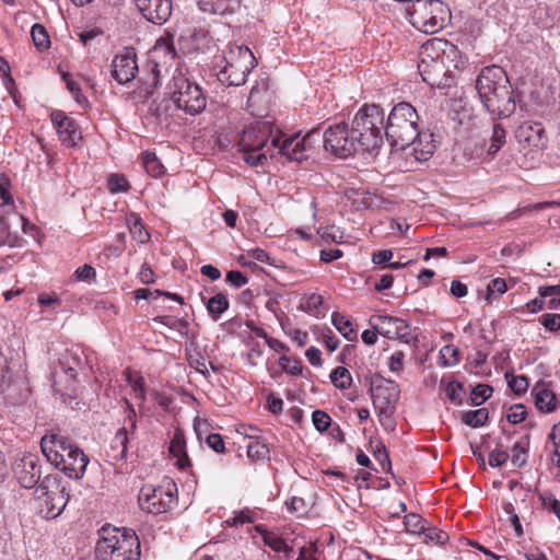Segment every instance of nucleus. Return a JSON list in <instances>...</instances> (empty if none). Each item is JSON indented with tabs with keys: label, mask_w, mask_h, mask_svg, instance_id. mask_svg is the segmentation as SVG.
<instances>
[{
	"label": "nucleus",
	"mask_w": 560,
	"mask_h": 560,
	"mask_svg": "<svg viewBox=\"0 0 560 560\" xmlns=\"http://www.w3.org/2000/svg\"><path fill=\"white\" fill-rule=\"evenodd\" d=\"M107 187L110 192H125L129 189L128 180L119 174H112L107 180Z\"/></svg>",
	"instance_id": "48"
},
{
	"label": "nucleus",
	"mask_w": 560,
	"mask_h": 560,
	"mask_svg": "<svg viewBox=\"0 0 560 560\" xmlns=\"http://www.w3.org/2000/svg\"><path fill=\"white\" fill-rule=\"evenodd\" d=\"M320 141H323V137L318 129H312L300 140L304 152L311 150L314 143H319Z\"/></svg>",
	"instance_id": "59"
},
{
	"label": "nucleus",
	"mask_w": 560,
	"mask_h": 560,
	"mask_svg": "<svg viewBox=\"0 0 560 560\" xmlns=\"http://www.w3.org/2000/svg\"><path fill=\"white\" fill-rule=\"evenodd\" d=\"M418 122V112L410 103L396 104L385 124L386 139L395 150H405L419 136Z\"/></svg>",
	"instance_id": "5"
},
{
	"label": "nucleus",
	"mask_w": 560,
	"mask_h": 560,
	"mask_svg": "<svg viewBox=\"0 0 560 560\" xmlns=\"http://www.w3.org/2000/svg\"><path fill=\"white\" fill-rule=\"evenodd\" d=\"M255 513L249 509H244L238 512H234V515L226 521L229 526H238L245 523H254Z\"/></svg>",
	"instance_id": "47"
},
{
	"label": "nucleus",
	"mask_w": 560,
	"mask_h": 560,
	"mask_svg": "<svg viewBox=\"0 0 560 560\" xmlns=\"http://www.w3.org/2000/svg\"><path fill=\"white\" fill-rule=\"evenodd\" d=\"M489 418L488 409L480 408L476 410H469L463 413L462 421L471 428L482 427Z\"/></svg>",
	"instance_id": "32"
},
{
	"label": "nucleus",
	"mask_w": 560,
	"mask_h": 560,
	"mask_svg": "<svg viewBox=\"0 0 560 560\" xmlns=\"http://www.w3.org/2000/svg\"><path fill=\"white\" fill-rule=\"evenodd\" d=\"M168 90L173 103L186 114L195 116L206 108L207 98L201 88L183 73L173 75Z\"/></svg>",
	"instance_id": "10"
},
{
	"label": "nucleus",
	"mask_w": 560,
	"mask_h": 560,
	"mask_svg": "<svg viewBox=\"0 0 560 560\" xmlns=\"http://www.w3.org/2000/svg\"><path fill=\"white\" fill-rule=\"evenodd\" d=\"M323 143L326 151L338 158L352 155L359 147L352 129L345 122L330 126L323 135Z\"/></svg>",
	"instance_id": "12"
},
{
	"label": "nucleus",
	"mask_w": 560,
	"mask_h": 560,
	"mask_svg": "<svg viewBox=\"0 0 560 560\" xmlns=\"http://www.w3.org/2000/svg\"><path fill=\"white\" fill-rule=\"evenodd\" d=\"M279 365L282 372H285L291 376H299L302 374V361L298 358H290L287 354H282L279 358Z\"/></svg>",
	"instance_id": "33"
},
{
	"label": "nucleus",
	"mask_w": 560,
	"mask_h": 560,
	"mask_svg": "<svg viewBox=\"0 0 560 560\" xmlns=\"http://www.w3.org/2000/svg\"><path fill=\"white\" fill-rule=\"evenodd\" d=\"M136 4L141 14L156 25L167 22L173 10L172 0H136Z\"/></svg>",
	"instance_id": "18"
},
{
	"label": "nucleus",
	"mask_w": 560,
	"mask_h": 560,
	"mask_svg": "<svg viewBox=\"0 0 560 560\" xmlns=\"http://www.w3.org/2000/svg\"><path fill=\"white\" fill-rule=\"evenodd\" d=\"M525 440H526L525 442H522V441L516 442L512 450L513 454L511 457V462L516 467H522L526 463L525 454L527 452V444H528L529 435H526Z\"/></svg>",
	"instance_id": "42"
},
{
	"label": "nucleus",
	"mask_w": 560,
	"mask_h": 560,
	"mask_svg": "<svg viewBox=\"0 0 560 560\" xmlns=\"http://www.w3.org/2000/svg\"><path fill=\"white\" fill-rule=\"evenodd\" d=\"M176 493V483L171 479H165L156 487L143 486L139 492L138 502L142 511L158 515L166 513L172 508Z\"/></svg>",
	"instance_id": "11"
},
{
	"label": "nucleus",
	"mask_w": 560,
	"mask_h": 560,
	"mask_svg": "<svg viewBox=\"0 0 560 560\" xmlns=\"http://www.w3.org/2000/svg\"><path fill=\"white\" fill-rule=\"evenodd\" d=\"M153 52L158 56L162 55L171 60L176 56V50L172 40L166 38H161L156 42L153 47Z\"/></svg>",
	"instance_id": "46"
},
{
	"label": "nucleus",
	"mask_w": 560,
	"mask_h": 560,
	"mask_svg": "<svg viewBox=\"0 0 560 560\" xmlns=\"http://www.w3.org/2000/svg\"><path fill=\"white\" fill-rule=\"evenodd\" d=\"M476 90L492 117L508 118L515 112L516 95L503 68L485 67L477 77Z\"/></svg>",
	"instance_id": "1"
},
{
	"label": "nucleus",
	"mask_w": 560,
	"mask_h": 560,
	"mask_svg": "<svg viewBox=\"0 0 560 560\" xmlns=\"http://www.w3.org/2000/svg\"><path fill=\"white\" fill-rule=\"evenodd\" d=\"M46 459L72 479H81L89 464L88 455L60 431L51 430L40 440Z\"/></svg>",
	"instance_id": "2"
},
{
	"label": "nucleus",
	"mask_w": 560,
	"mask_h": 560,
	"mask_svg": "<svg viewBox=\"0 0 560 560\" xmlns=\"http://www.w3.org/2000/svg\"><path fill=\"white\" fill-rule=\"evenodd\" d=\"M38 514L52 520L58 517L69 501L67 486L59 474L45 476L35 490Z\"/></svg>",
	"instance_id": "8"
},
{
	"label": "nucleus",
	"mask_w": 560,
	"mask_h": 560,
	"mask_svg": "<svg viewBox=\"0 0 560 560\" xmlns=\"http://www.w3.org/2000/svg\"><path fill=\"white\" fill-rule=\"evenodd\" d=\"M505 378L508 381L509 387L516 395H522L527 390L528 381L524 375H513L512 373H506Z\"/></svg>",
	"instance_id": "43"
},
{
	"label": "nucleus",
	"mask_w": 560,
	"mask_h": 560,
	"mask_svg": "<svg viewBox=\"0 0 560 560\" xmlns=\"http://www.w3.org/2000/svg\"><path fill=\"white\" fill-rule=\"evenodd\" d=\"M440 361L442 366H453L459 362L458 348L453 345H446L440 350Z\"/></svg>",
	"instance_id": "37"
},
{
	"label": "nucleus",
	"mask_w": 560,
	"mask_h": 560,
	"mask_svg": "<svg viewBox=\"0 0 560 560\" xmlns=\"http://www.w3.org/2000/svg\"><path fill=\"white\" fill-rule=\"evenodd\" d=\"M527 411L525 406L522 404L513 405L510 408V412L506 416V419L510 423L517 424L525 420Z\"/></svg>",
	"instance_id": "58"
},
{
	"label": "nucleus",
	"mask_w": 560,
	"mask_h": 560,
	"mask_svg": "<svg viewBox=\"0 0 560 560\" xmlns=\"http://www.w3.org/2000/svg\"><path fill=\"white\" fill-rule=\"evenodd\" d=\"M98 533L95 560H139L140 541L133 530L104 526Z\"/></svg>",
	"instance_id": "3"
},
{
	"label": "nucleus",
	"mask_w": 560,
	"mask_h": 560,
	"mask_svg": "<svg viewBox=\"0 0 560 560\" xmlns=\"http://www.w3.org/2000/svg\"><path fill=\"white\" fill-rule=\"evenodd\" d=\"M508 290L506 282L502 278H495L491 280L487 287V299L489 300L493 293L503 294Z\"/></svg>",
	"instance_id": "63"
},
{
	"label": "nucleus",
	"mask_w": 560,
	"mask_h": 560,
	"mask_svg": "<svg viewBox=\"0 0 560 560\" xmlns=\"http://www.w3.org/2000/svg\"><path fill=\"white\" fill-rule=\"evenodd\" d=\"M170 454L175 457L179 469L190 466V460L186 452V441L180 432H176L170 443Z\"/></svg>",
	"instance_id": "26"
},
{
	"label": "nucleus",
	"mask_w": 560,
	"mask_h": 560,
	"mask_svg": "<svg viewBox=\"0 0 560 560\" xmlns=\"http://www.w3.org/2000/svg\"><path fill=\"white\" fill-rule=\"evenodd\" d=\"M229 300L222 292L217 293L207 302V310L213 320H218L220 316L229 308Z\"/></svg>",
	"instance_id": "29"
},
{
	"label": "nucleus",
	"mask_w": 560,
	"mask_h": 560,
	"mask_svg": "<svg viewBox=\"0 0 560 560\" xmlns=\"http://www.w3.org/2000/svg\"><path fill=\"white\" fill-rule=\"evenodd\" d=\"M247 456L253 460H260L268 456L269 448L257 439L250 440L246 446Z\"/></svg>",
	"instance_id": "39"
},
{
	"label": "nucleus",
	"mask_w": 560,
	"mask_h": 560,
	"mask_svg": "<svg viewBox=\"0 0 560 560\" xmlns=\"http://www.w3.org/2000/svg\"><path fill=\"white\" fill-rule=\"evenodd\" d=\"M331 383L340 389L349 388L352 382L351 374L348 369L343 366L336 368L330 373Z\"/></svg>",
	"instance_id": "35"
},
{
	"label": "nucleus",
	"mask_w": 560,
	"mask_h": 560,
	"mask_svg": "<svg viewBox=\"0 0 560 560\" xmlns=\"http://www.w3.org/2000/svg\"><path fill=\"white\" fill-rule=\"evenodd\" d=\"M370 394L381 425L385 431L393 432L396 429L394 412L400 396L399 385L375 374L370 380Z\"/></svg>",
	"instance_id": "6"
},
{
	"label": "nucleus",
	"mask_w": 560,
	"mask_h": 560,
	"mask_svg": "<svg viewBox=\"0 0 560 560\" xmlns=\"http://www.w3.org/2000/svg\"><path fill=\"white\" fill-rule=\"evenodd\" d=\"M542 506L549 512L553 513L560 520V501L551 493L540 494Z\"/></svg>",
	"instance_id": "56"
},
{
	"label": "nucleus",
	"mask_w": 560,
	"mask_h": 560,
	"mask_svg": "<svg viewBox=\"0 0 560 560\" xmlns=\"http://www.w3.org/2000/svg\"><path fill=\"white\" fill-rule=\"evenodd\" d=\"M404 525L407 532L411 534H423L425 521L416 513H409L404 518Z\"/></svg>",
	"instance_id": "38"
},
{
	"label": "nucleus",
	"mask_w": 560,
	"mask_h": 560,
	"mask_svg": "<svg viewBox=\"0 0 560 560\" xmlns=\"http://www.w3.org/2000/svg\"><path fill=\"white\" fill-rule=\"evenodd\" d=\"M331 323L347 340L353 341L357 339V331L353 329L352 323L339 312L331 314Z\"/></svg>",
	"instance_id": "30"
},
{
	"label": "nucleus",
	"mask_w": 560,
	"mask_h": 560,
	"mask_svg": "<svg viewBox=\"0 0 560 560\" xmlns=\"http://www.w3.org/2000/svg\"><path fill=\"white\" fill-rule=\"evenodd\" d=\"M493 388L487 384L477 385L470 395V405L480 406L492 395Z\"/></svg>",
	"instance_id": "40"
},
{
	"label": "nucleus",
	"mask_w": 560,
	"mask_h": 560,
	"mask_svg": "<svg viewBox=\"0 0 560 560\" xmlns=\"http://www.w3.org/2000/svg\"><path fill=\"white\" fill-rule=\"evenodd\" d=\"M18 245V237L10 232L8 219L0 214V246L14 247Z\"/></svg>",
	"instance_id": "41"
},
{
	"label": "nucleus",
	"mask_w": 560,
	"mask_h": 560,
	"mask_svg": "<svg viewBox=\"0 0 560 560\" xmlns=\"http://www.w3.org/2000/svg\"><path fill=\"white\" fill-rule=\"evenodd\" d=\"M418 70L422 80L427 82L429 85L434 86L439 84V75L443 71L442 61L431 59V61L422 58L418 65Z\"/></svg>",
	"instance_id": "27"
},
{
	"label": "nucleus",
	"mask_w": 560,
	"mask_h": 560,
	"mask_svg": "<svg viewBox=\"0 0 560 560\" xmlns=\"http://www.w3.org/2000/svg\"><path fill=\"white\" fill-rule=\"evenodd\" d=\"M198 8L207 14L232 16L240 12L242 0H199Z\"/></svg>",
	"instance_id": "22"
},
{
	"label": "nucleus",
	"mask_w": 560,
	"mask_h": 560,
	"mask_svg": "<svg viewBox=\"0 0 560 560\" xmlns=\"http://www.w3.org/2000/svg\"><path fill=\"white\" fill-rule=\"evenodd\" d=\"M436 144L433 133L429 131H419V136L406 145L404 151L407 155H412L417 161L422 162L429 160L435 152Z\"/></svg>",
	"instance_id": "20"
},
{
	"label": "nucleus",
	"mask_w": 560,
	"mask_h": 560,
	"mask_svg": "<svg viewBox=\"0 0 560 560\" xmlns=\"http://www.w3.org/2000/svg\"><path fill=\"white\" fill-rule=\"evenodd\" d=\"M462 392L463 385L458 382H450L445 387V396L455 405H462Z\"/></svg>",
	"instance_id": "51"
},
{
	"label": "nucleus",
	"mask_w": 560,
	"mask_h": 560,
	"mask_svg": "<svg viewBox=\"0 0 560 560\" xmlns=\"http://www.w3.org/2000/svg\"><path fill=\"white\" fill-rule=\"evenodd\" d=\"M271 147L278 148L279 153L285 155L291 161L301 162L307 159L300 140L296 138L281 139V137L276 133V136L272 137Z\"/></svg>",
	"instance_id": "24"
},
{
	"label": "nucleus",
	"mask_w": 560,
	"mask_h": 560,
	"mask_svg": "<svg viewBox=\"0 0 560 560\" xmlns=\"http://www.w3.org/2000/svg\"><path fill=\"white\" fill-rule=\"evenodd\" d=\"M225 65L217 73L218 80L228 86L245 84L256 66V58L246 46H233L224 56Z\"/></svg>",
	"instance_id": "9"
},
{
	"label": "nucleus",
	"mask_w": 560,
	"mask_h": 560,
	"mask_svg": "<svg viewBox=\"0 0 560 560\" xmlns=\"http://www.w3.org/2000/svg\"><path fill=\"white\" fill-rule=\"evenodd\" d=\"M273 127L268 120H257L249 124L242 132L238 150H262L272 140ZM269 148H272L271 145Z\"/></svg>",
	"instance_id": "13"
},
{
	"label": "nucleus",
	"mask_w": 560,
	"mask_h": 560,
	"mask_svg": "<svg viewBox=\"0 0 560 560\" xmlns=\"http://www.w3.org/2000/svg\"><path fill=\"white\" fill-rule=\"evenodd\" d=\"M88 364L84 352L79 348L67 349L59 359V368L71 380H75L79 372Z\"/></svg>",
	"instance_id": "21"
},
{
	"label": "nucleus",
	"mask_w": 560,
	"mask_h": 560,
	"mask_svg": "<svg viewBox=\"0 0 560 560\" xmlns=\"http://www.w3.org/2000/svg\"><path fill=\"white\" fill-rule=\"evenodd\" d=\"M269 151V147L266 152H262V150H240L243 161L249 166L264 165L267 161V152Z\"/></svg>",
	"instance_id": "36"
},
{
	"label": "nucleus",
	"mask_w": 560,
	"mask_h": 560,
	"mask_svg": "<svg viewBox=\"0 0 560 560\" xmlns=\"http://www.w3.org/2000/svg\"><path fill=\"white\" fill-rule=\"evenodd\" d=\"M506 142V131L500 124L492 126L490 138L485 140L481 150L485 151L489 156H493Z\"/></svg>",
	"instance_id": "28"
},
{
	"label": "nucleus",
	"mask_w": 560,
	"mask_h": 560,
	"mask_svg": "<svg viewBox=\"0 0 560 560\" xmlns=\"http://www.w3.org/2000/svg\"><path fill=\"white\" fill-rule=\"evenodd\" d=\"M373 454H374L375 459L380 462L383 470L385 472H389L390 468H392L390 459H389V456L387 454L385 446L381 442L377 443Z\"/></svg>",
	"instance_id": "55"
},
{
	"label": "nucleus",
	"mask_w": 560,
	"mask_h": 560,
	"mask_svg": "<svg viewBox=\"0 0 560 560\" xmlns=\"http://www.w3.org/2000/svg\"><path fill=\"white\" fill-rule=\"evenodd\" d=\"M423 535L436 544L443 545L448 539V535L441 529H438L435 527H425Z\"/></svg>",
	"instance_id": "60"
},
{
	"label": "nucleus",
	"mask_w": 560,
	"mask_h": 560,
	"mask_svg": "<svg viewBox=\"0 0 560 560\" xmlns=\"http://www.w3.org/2000/svg\"><path fill=\"white\" fill-rule=\"evenodd\" d=\"M532 394L539 411L551 413L558 408L556 394L545 383H537L532 389Z\"/></svg>",
	"instance_id": "25"
},
{
	"label": "nucleus",
	"mask_w": 560,
	"mask_h": 560,
	"mask_svg": "<svg viewBox=\"0 0 560 560\" xmlns=\"http://www.w3.org/2000/svg\"><path fill=\"white\" fill-rule=\"evenodd\" d=\"M254 334L257 337L264 338L269 348L276 352L285 354V352L290 350L285 343H283L279 339L270 337L262 328H255Z\"/></svg>",
	"instance_id": "44"
},
{
	"label": "nucleus",
	"mask_w": 560,
	"mask_h": 560,
	"mask_svg": "<svg viewBox=\"0 0 560 560\" xmlns=\"http://www.w3.org/2000/svg\"><path fill=\"white\" fill-rule=\"evenodd\" d=\"M405 353L402 351H395L388 362V368L394 373H400L404 369Z\"/></svg>",
	"instance_id": "64"
},
{
	"label": "nucleus",
	"mask_w": 560,
	"mask_h": 560,
	"mask_svg": "<svg viewBox=\"0 0 560 560\" xmlns=\"http://www.w3.org/2000/svg\"><path fill=\"white\" fill-rule=\"evenodd\" d=\"M142 164L145 172L152 177H161L165 173V167L158 159L154 152L145 151L142 153Z\"/></svg>",
	"instance_id": "31"
},
{
	"label": "nucleus",
	"mask_w": 560,
	"mask_h": 560,
	"mask_svg": "<svg viewBox=\"0 0 560 560\" xmlns=\"http://www.w3.org/2000/svg\"><path fill=\"white\" fill-rule=\"evenodd\" d=\"M385 112L377 104H365L355 114L351 129L362 150L373 152L383 143Z\"/></svg>",
	"instance_id": "4"
},
{
	"label": "nucleus",
	"mask_w": 560,
	"mask_h": 560,
	"mask_svg": "<svg viewBox=\"0 0 560 560\" xmlns=\"http://www.w3.org/2000/svg\"><path fill=\"white\" fill-rule=\"evenodd\" d=\"M373 327L380 335L388 339H401L408 341L410 335L409 324L398 317L378 315L375 317Z\"/></svg>",
	"instance_id": "19"
},
{
	"label": "nucleus",
	"mask_w": 560,
	"mask_h": 560,
	"mask_svg": "<svg viewBox=\"0 0 560 560\" xmlns=\"http://www.w3.org/2000/svg\"><path fill=\"white\" fill-rule=\"evenodd\" d=\"M312 421L314 423V427L323 432V431H326L329 425H330V422H331V418L329 417V415L323 410H315L313 411V415H312Z\"/></svg>",
	"instance_id": "53"
},
{
	"label": "nucleus",
	"mask_w": 560,
	"mask_h": 560,
	"mask_svg": "<svg viewBox=\"0 0 560 560\" xmlns=\"http://www.w3.org/2000/svg\"><path fill=\"white\" fill-rule=\"evenodd\" d=\"M539 323L549 331H558L560 329V314H542L539 317Z\"/></svg>",
	"instance_id": "57"
},
{
	"label": "nucleus",
	"mask_w": 560,
	"mask_h": 560,
	"mask_svg": "<svg viewBox=\"0 0 560 560\" xmlns=\"http://www.w3.org/2000/svg\"><path fill=\"white\" fill-rule=\"evenodd\" d=\"M128 224L130 233L137 241H139L140 243H145L149 241V233L144 230L138 217L132 214L128 219Z\"/></svg>",
	"instance_id": "45"
},
{
	"label": "nucleus",
	"mask_w": 560,
	"mask_h": 560,
	"mask_svg": "<svg viewBox=\"0 0 560 560\" xmlns=\"http://www.w3.org/2000/svg\"><path fill=\"white\" fill-rule=\"evenodd\" d=\"M127 382L131 386L135 396L143 402L145 400V388L143 377H133L131 374H128Z\"/></svg>",
	"instance_id": "50"
},
{
	"label": "nucleus",
	"mask_w": 560,
	"mask_h": 560,
	"mask_svg": "<svg viewBox=\"0 0 560 560\" xmlns=\"http://www.w3.org/2000/svg\"><path fill=\"white\" fill-rule=\"evenodd\" d=\"M264 544L275 552L280 553L284 549L285 540L273 533L264 532Z\"/></svg>",
	"instance_id": "54"
},
{
	"label": "nucleus",
	"mask_w": 560,
	"mask_h": 560,
	"mask_svg": "<svg viewBox=\"0 0 560 560\" xmlns=\"http://www.w3.org/2000/svg\"><path fill=\"white\" fill-rule=\"evenodd\" d=\"M324 299L322 295L317 293H312L307 296L306 301L301 305V308L304 312L310 314H316L322 306Z\"/></svg>",
	"instance_id": "52"
},
{
	"label": "nucleus",
	"mask_w": 560,
	"mask_h": 560,
	"mask_svg": "<svg viewBox=\"0 0 560 560\" xmlns=\"http://www.w3.org/2000/svg\"><path fill=\"white\" fill-rule=\"evenodd\" d=\"M225 281L235 288H241L248 282V279L241 271L231 270L226 273Z\"/></svg>",
	"instance_id": "62"
},
{
	"label": "nucleus",
	"mask_w": 560,
	"mask_h": 560,
	"mask_svg": "<svg viewBox=\"0 0 560 560\" xmlns=\"http://www.w3.org/2000/svg\"><path fill=\"white\" fill-rule=\"evenodd\" d=\"M31 36L34 45L39 49L44 50L49 48L50 39L46 28L42 24H34L31 30Z\"/></svg>",
	"instance_id": "34"
},
{
	"label": "nucleus",
	"mask_w": 560,
	"mask_h": 560,
	"mask_svg": "<svg viewBox=\"0 0 560 560\" xmlns=\"http://www.w3.org/2000/svg\"><path fill=\"white\" fill-rule=\"evenodd\" d=\"M515 137L524 149L530 151L545 149L548 141L542 124L537 121L522 122L515 131Z\"/></svg>",
	"instance_id": "16"
},
{
	"label": "nucleus",
	"mask_w": 560,
	"mask_h": 560,
	"mask_svg": "<svg viewBox=\"0 0 560 560\" xmlns=\"http://www.w3.org/2000/svg\"><path fill=\"white\" fill-rule=\"evenodd\" d=\"M138 70L137 52L132 47H125L112 61V75L119 84L131 82Z\"/></svg>",
	"instance_id": "15"
},
{
	"label": "nucleus",
	"mask_w": 560,
	"mask_h": 560,
	"mask_svg": "<svg viewBox=\"0 0 560 560\" xmlns=\"http://www.w3.org/2000/svg\"><path fill=\"white\" fill-rule=\"evenodd\" d=\"M509 458V453L502 450V444L498 443L497 447L490 452L488 462L491 467H500L504 465Z\"/></svg>",
	"instance_id": "49"
},
{
	"label": "nucleus",
	"mask_w": 560,
	"mask_h": 560,
	"mask_svg": "<svg viewBox=\"0 0 560 560\" xmlns=\"http://www.w3.org/2000/svg\"><path fill=\"white\" fill-rule=\"evenodd\" d=\"M95 269L90 265H83L74 271V277L79 281L91 282L92 280H95Z\"/></svg>",
	"instance_id": "61"
},
{
	"label": "nucleus",
	"mask_w": 560,
	"mask_h": 560,
	"mask_svg": "<svg viewBox=\"0 0 560 560\" xmlns=\"http://www.w3.org/2000/svg\"><path fill=\"white\" fill-rule=\"evenodd\" d=\"M13 471L19 483L26 489H32L40 483L42 466L37 455L28 453L16 459Z\"/></svg>",
	"instance_id": "14"
},
{
	"label": "nucleus",
	"mask_w": 560,
	"mask_h": 560,
	"mask_svg": "<svg viewBox=\"0 0 560 560\" xmlns=\"http://www.w3.org/2000/svg\"><path fill=\"white\" fill-rule=\"evenodd\" d=\"M50 118L62 144L69 148H74L80 144L82 133L74 119L70 118L61 110H54Z\"/></svg>",
	"instance_id": "17"
},
{
	"label": "nucleus",
	"mask_w": 560,
	"mask_h": 560,
	"mask_svg": "<svg viewBox=\"0 0 560 560\" xmlns=\"http://www.w3.org/2000/svg\"><path fill=\"white\" fill-rule=\"evenodd\" d=\"M128 442L127 427H122L116 432L115 436L110 441L109 448L106 451L108 463L116 465L127 458Z\"/></svg>",
	"instance_id": "23"
},
{
	"label": "nucleus",
	"mask_w": 560,
	"mask_h": 560,
	"mask_svg": "<svg viewBox=\"0 0 560 560\" xmlns=\"http://www.w3.org/2000/svg\"><path fill=\"white\" fill-rule=\"evenodd\" d=\"M406 10L411 25L425 34L443 30L451 19L448 7L441 0H413Z\"/></svg>",
	"instance_id": "7"
}]
</instances>
